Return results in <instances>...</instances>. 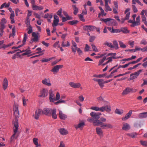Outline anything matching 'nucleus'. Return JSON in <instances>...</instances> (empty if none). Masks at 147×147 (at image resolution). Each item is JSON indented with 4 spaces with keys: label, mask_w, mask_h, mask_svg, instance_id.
I'll list each match as a JSON object with an SVG mask.
<instances>
[{
    "label": "nucleus",
    "mask_w": 147,
    "mask_h": 147,
    "mask_svg": "<svg viewBox=\"0 0 147 147\" xmlns=\"http://www.w3.org/2000/svg\"><path fill=\"white\" fill-rule=\"evenodd\" d=\"M100 20L105 22L106 24L109 26L112 27L115 26L117 24L116 21L114 19L110 18L106 19H101Z\"/></svg>",
    "instance_id": "obj_1"
},
{
    "label": "nucleus",
    "mask_w": 147,
    "mask_h": 147,
    "mask_svg": "<svg viewBox=\"0 0 147 147\" xmlns=\"http://www.w3.org/2000/svg\"><path fill=\"white\" fill-rule=\"evenodd\" d=\"M90 115L95 120L94 121V125L96 126V122H98L96 121L97 120H99L98 119L100 118V116L101 115V113H95L92 112L90 113Z\"/></svg>",
    "instance_id": "obj_2"
},
{
    "label": "nucleus",
    "mask_w": 147,
    "mask_h": 147,
    "mask_svg": "<svg viewBox=\"0 0 147 147\" xmlns=\"http://www.w3.org/2000/svg\"><path fill=\"white\" fill-rule=\"evenodd\" d=\"M13 124H14V126L15 128H14L13 129L14 134L11 136L10 139V141L11 142H12L16 138L15 137V136L16 135V134L18 131L19 127L18 123V120H16L15 121L13 122Z\"/></svg>",
    "instance_id": "obj_3"
},
{
    "label": "nucleus",
    "mask_w": 147,
    "mask_h": 147,
    "mask_svg": "<svg viewBox=\"0 0 147 147\" xmlns=\"http://www.w3.org/2000/svg\"><path fill=\"white\" fill-rule=\"evenodd\" d=\"M140 16H137L136 18V21H134V20H129L128 21V22L132 23L131 25V27H134L136 26H138L140 25Z\"/></svg>",
    "instance_id": "obj_4"
},
{
    "label": "nucleus",
    "mask_w": 147,
    "mask_h": 147,
    "mask_svg": "<svg viewBox=\"0 0 147 147\" xmlns=\"http://www.w3.org/2000/svg\"><path fill=\"white\" fill-rule=\"evenodd\" d=\"M39 34L38 32H33L32 33V35L33 38H32L30 42V43L32 44L33 42L35 43L38 42L39 40L38 36Z\"/></svg>",
    "instance_id": "obj_5"
},
{
    "label": "nucleus",
    "mask_w": 147,
    "mask_h": 147,
    "mask_svg": "<svg viewBox=\"0 0 147 147\" xmlns=\"http://www.w3.org/2000/svg\"><path fill=\"white\" fill-rule=\"evenodd\" d=\"M63 65H58L54 66L51 70V71L53 74H56L58 73L59 70L62 68Z\"/></svg>",
    "instance_id": "obj_6"
},
{
    "label": "nucleus",
    "mask_w": 147,
    "mask_h": 147,
    "mask_svg": "<svg viewBox=\"0 0 147 147\" xmlns=\"http://www.w3.org/2000/svg\"><path fill=\"white\" fill-rule=\"evenodd\" d=\"M69 84L70 86L73 88H80L81 89H82V88L81 87V84L80 83L71 82H69Z\"/></svg>",
    "instance_id": "obj_7"
},
{
    "label": "nucleus",
    "mask_w": 147,
    "mask_h": 147,
    "mask_svg": "<svg viewBox=\"0 0 147 147\" xmlns=\"http://www.w3.org/2000/svg\"><path fill=\"white\" fill-rule=\"evenodd\" d=\"M98 111L102 112L106 111L107 112L109 113L111 111V107L110 106L107 105L103 106L101 107H98Z\"/></svg>",
    "instance_id": "obj_8"
},
{
    "label": "nucleus",
    "mask_w": 147,
    "mask_h": 147,
    "mask_svg": "<svg viewBox=\"0 0 147 147\" xmlns=\"http://www.w3.org/2000/svg\"><path fill=\"white\" fill-rule=\"evenodd\" d=\"M14 115L16 117L15 120H17L18 121L17 118L19 117V114L18 111V107L17 105H14L13 108ZM16 121V120H15ZM15 121L14 122H15Z\"/></svg>",
    "instance_id": "obj_9"
},
{
    "label": "nucleus",
    "mask_w": 147,
    "mask_h": 147,
    "mask_svg": "<svg viewBox=\"0 0 147 147\" xmlns=\"http://www.w3.org/2000/svg\"><path fill=\"white\" fill-rule=\"evenodd\" d=\"M52 109L47 108H44L42 110V113L48 116H50L52 112Z\"/></svg>",
    "instance_id": "obj_10"
},
{
    "label": "nucleus",
    "mask_w": 147,
    "mask_h": 147,
    "mask_svg": "<svg viewBox=\"0 0 147 147\" xmlns=\"http://www.w3.org/2000/svg\"><path fill=\"white\" fill-rule=\"evenodd\" d=\"M136 91V90H134L133 91L132 88L129 87H127L123 91L122 94L123 95H125L127 94L130 92H135Z\"/></svg>",
    "instance_id": "obj_11"
},
{
    "label": "nucleus",
    "mask_w": 147,
    "mask_h": 147,
    "mask_svg": "<svg viewBox=\"0 0 147 147\" xmlns=\"http://www.w3.org/2000/svg\"><path fill=\"white\" fill-rule=\"evenodd\" d=\"M142 71V69H140L138 71L135 72L134 73L130 74V80H132L137 78L139 75L140 73Z\"/></svg>",
    "instance_id": "obj_12"
},
{
    "label": "nucleus",
    "mask_w": 147,
    "mask_h": 147,
    "mask_svg": "<svg viewBox=\"0 0 147 147\" xmlns=\"http://www.w3.org/2000/svg\"><path fill=\"white\" fill-rule=\"evenodd\" d=\"M27 34L26 33H25L24 35L23 39L22 41L23 44L22 45L19 46L18 47H12V49H18L21 47L22 46L25 45L26 42V40L27 39Z\"/></svg>",
    "instance_id": "obj_13"
},
{
    "label": "nucleus",
    "mask_w": 147,
    "mask_h": 147,
    "mask_svg": "<svg viewBox=\"0 0 147 147\" xmlns=\"http://www.w3.org/2000/svg\"><path fill=\"white\" fill-rule=\"evenodd\" d=\"M42 113V110L40 109H38L36 110L35 111V114L33 115V117L36 119H38Z\"/></svg>",
    "instance_id": "obj_14"
},
{
    "label": "nucleus",
    "mask_w": 147,
    "mask_h": 147,
    "mask_svg": "<svg viewBox=\"0 0 147 147\" xmlns=\"http://www.w3.org/2000/svg\"><path fill=\"white\" fill-rule=\"evenodd\" d=\"M54 19L53 23L52 24V26L53 27L57 26L59 22V17L57 15L54 16Z\"/></svg>",
    "instance_id": "obj_15"
},
{
    "label": "nucleus",
    "mask_w": 147,
    "mask_h": 147,
    "mask_svg": "<svg viewBox=\"0 0 147 147\" xmlns=\"http://www.w3.org/2000/svg\"><path fill=\"white\" fill-rule=\"evenodd\" d=\"M48 94V90L47 89L43 88L40 91V95L39 96L40 97H45L47 96Z\"/></svg>",
    "instance_id": "obj_16"
},
{
    "label": "nucleus",
    "mask_w": 147,
    "mask_h": 147,
    "mask_svg": "<svg viewBox=\"0 0 147 147\" xmlns=\"http://www.w3.org/2000/svg\"><path fill=\"white\" fill-rule=\"evenodd\" d=\"M42 83L45 85L48 86H50L51 85V84L50 82V79L49 78H45L42 80Z\"/></svg>",
    "instance_id": "obj_17"
},
{
    "label": "nucleus",
    "mask_w": 147,
    "mask_h": 147,
    "mask_svg": "<svg viewBox=\"0 0 147 147\" xmlns=\"http://www.w3.org/2000/svg\"><path fill=\"white\" fill-rule=\"evenodd\" d=\"M49 99L51 102H54L55 100V94L52 90L49 91Z\"/></svg>",
    "instance_id": "obj_18"
},
{
    "label": "nucleus",
    "mask_w": 147,
    "mask_h": 147,
    "mask_svg": "<svg viewBox=\"0 0 147 147\" xmlns=\"http://www.w3.org/2000/svg\"><path fill=\"white\" fill-rule=\"evenodd\" d=\"M59 117L61 119L65 120L67 118V115L63 113L62 111L59 110Z\"/></svg>",
    "instance_id": "obj_19"
},
{
    "label": "nucleus",
    "mask_w": 147,
    "mask_h": 147,
    "mask_svg": "<svg viewBox=\"0 0 147 147\" xmlns=\"http://www.w3.org/2000/svg\"><path fill=\"white\" fill-rule=\"evenodd\" d=\"M132 112V111L131 110L129 111V112L126 114L125 117H124L122 118V120L123 121H125L128 119L131 115Z\"/></svg>",
    "instance_id": "obj_20"
},
{
    "label": "nucleus",
    "mask_w": 147,
    "mask_h": 147,
    "mask_svg": "<svg viewBox=\"0 0 147 147\" xmlns=\"http://www.w3.org/2000/svg\"><path fill=\"white\" fill-rule=\"evenodd\" d=\"M108 30L112 33H116L121 32V30L118 29H114L113 28L110 27H107Z\"/></svg>",
    "instance_id": "obj_21"
},
{
    "label": "nucleus",
    "mask_w": 147,
    "mask_h": 147,
    "mask_svg": "<svg viewBox=\"0 0 147 147\" xmlns=\"http://www.w3.org/2000/svg\"><path fill=\"white\" fill-rule=\"evenodd\" d=\"M8 80L6 78H5L3 80V86L4 90H5L8 87Z\"/></svg>",
    "instance_id": "obj_22"
},
{
    "label": "nucleus",
    "mask_w": 147,
    "mask_h": 147,
    "mask_svg": "<svg viewBox=\"0 0 147 147\" xmlns=\"http://www.w3.org/2000/svg\"><path fill=\"white\" fill-rule=\"evenodd\" d=\"M72 45L71 46V48L74 54L76 53V49L77 48H78L77 47V45L76 43L74 41H72Z\"/></svg>",
    "instance_id": "obj_23"
},
{
    "label": "nucleus",
    "mask_w": 147,
    "mask_h": 147,
    "mask_svg": "<svg viewBox=\"0 0 147 147\" xmlns=\"http://www.w3.org/2000/svg\"><path fill=\"white\" fill-rule=\"evenodd\" d=\"M97 122H96V126H100L102 128H104L105 127H107V124H104V123L101 121L100 120H97Z\"/></svg>",
    "instance_id": "obj_24"
},
{
    "label": "nucleus",
    "mask_w": 147,
    "mask_h": 147,
    "mask_svg": "<svg viewBox=\"0 0 147 147\" xmlns=\"http://www.w3.org/2000/svg\"><path fill=\"white\" fill-rule=\"evenodd\" d=\"M59 131L60 133L63 135H67L68 133L67 130L64 128H61L59 129Z\"/></svg>",
    "instance_id": "obj_25"
},
{
    "label": "nucleus",
    "mask_w": 147,
    "mask_h": 147,
    "mask_svg": "<svg viewBox=\"0 0 147 147\" xmlns=\"http://www.w3.org/2000/svg\"><path fill=\"white\" fill-rule=\"evenodd\" d=\"M96 131L97 134L100 136H103V132L102 129L99 127H97L96 129Z\"/></svg>",
    "instance_id": "obj_26"
},
{
    "label": "nucleus",
    "mask_w": 147,
    "mask_h": 147,
    "mask_svg": "<svg viewBox=\"0 0 147 147\" xmlns=\"http://www.w3.org/2000/svg\"><path fill=\"white\" fill-rule=\"evenodd\" d=\"M138 117L140 119H144L147 117V112L140 113L138 115Z\"/></svg>",
    "instance_id": "obj_27"
},
{
    "label": "nucleus",
    "mask_w": 147,
    "mask_h": 147,
    "mask_svg": "<svg viewBox=\"0 0 147 147\" xmlns=\"http://www.w3.org/2000/svg\"><path fill=\"white\" fill-rule=\"evenodd\" d=\"M32 7L33 9L34 10H40L44 9L43 7L42 6H38L35 4L32 6Z\"/></svg>",
    "instance_id": "obj_28"
},
{
    "label": "nucleus",
    "mask_w": 147,
    "mask_h": 147,
    "mask_svg": "<svg viewBox=\"0 0 147 147\" xmlns=\"http://www.w3.org/2000/svg\"><path fill=\"white\" fill-rule=\"evenodd\" d=\"M130 9L128 8L126 9L125 11V13L126 14V16L125 18V20H128L129 18L130 12H129Z\"/></svg>",
    "instance_id": "obj_29"
},
{
    "label": "nucleus",
    "mask_w": 147,
    "mask_h": 147,
    "mask_svg": "<svg viewBox=\"0 0 147 147\" xmlns=\"http://www.w3.org/2000/svg\"><path fill=\"white\" fill-rule=\"evenodd\" d=\"M6 20L5 18H3L1 19V22L0 23V24L1 25L0 27L5 28V24L6 23Z\"/></svg>",
    "instance_id": "obj_30"
},
{
    "label": "nucleus",
    "mask_w": 147,
    "mask_h": 147,
    "mask_svg": "<svg viewBox=\"0 0 147 147\" xmlns=\"http://www.w3.org/2000/svg\"><path fill=\"white\" fill-rule=\"evenodd\" d=\"M84 125H85V123L84 122H82L79 123L78 125H75L74 127L76 129L78 128H80L81 129H82Z\"/></svg>",
    "instance_id": "obj_31"
},
{
    "label": "nucleus",
    "mask_w": 147,
    "mask_h": 147,
    "mask_svg": "<svg viewBox=\"0 0 147 147\" xmlns=\"http://www.w3.org/2000/svg\"><path fill=\"white\" fill-rule=\"evenodd\" d=\"M130 127L129 124L127 123L124 124L123 125L122 129L124 130L127 131L129 129Z\"/></svg>",
    "instance_id": "obj_32"
},
{
    "label": "nucleus",
    "mask_w": 147,
    "mask_h": 147,
    "mask_svg": "<svg viewBox=\"0 0 147 147\" xmlns=\"http://www.w3.org/2000/svg\"><path fill=\"white\" fill-rule=\"evenodd\" d=\"M126 135L127 136L131 138H135L138 134L136 132H132L127 133Z\"/></svg>",
    "instance_id": "obj_33"
},
{
    "label": "nucleus",
    "mask_w": 147,
    "mask_h": 147,
    "mask_svg": "<svg viewBox=\"0 0 147 147\" xmlns=\"http://www.w3.org/2000/svg\"><path fill=\"white\" fill-rule=\"evenodd\" d=\"M56 109H54L52 110V118L54 119H56L57 117V115L56 114Z\"/></svg>",
    "instance_id": "obj_34"
},
{
    "label": "nucleus",
    "mask_w": 147,
    "mask_h": 147,
    "mask_svg": "<svg viewBox=\"0 0 147 147\" xmlns=\"http://www.w3.org/2000/svg\"><path fill=\"white\" fill-rule=\"evenodd\" d=\"M61 46L63 47H68L70 46V44L68 41H67L66 44L65 40H63L62 42Z\"/></svg>",
    "instance_id": "obj_35"
},
{
    "label": "nucleus",
    "mask_w": 147,
    "mask_h": 147,
    "mask_svg": "<svg viewBox=\"0 0 147 147\" xmlns=\"http://www.w3.org/2000/svg\"><path fill=\"white\" fill-rule=\"evenodd\" d=\"M98 83L101 88H102L104 87V80L103 79H100L98 82Z\"/></svg>",
    "instance_id": "obj_36"
},
{
    "label": "nucleus",
    "mask_w": 147,
    "mask_h": 147,
    "mask_svg": "<svg viewBox=\"0 0 147 147\" xmlns=\"http://www.w3.org/2000/svg\"><path fill=\"white\" fill-rule=\"evenodd\" d=\"M105 7L106 8V11L107 12L108 11H112V9L109 5L108 3H107V1L105 3Z\"/></svg>",
    "instance_id": "obj_37"
},
{
    "label": "nucleus",
    "mask_w": 147,
    "mask_h": 147,
    "mask_svg": "<svg viewBox=\"0 0 147 147\" xmlns=\"http://www.w3.org/2000/svg\"><path fill=\"white\" fill-rule=\"evenodd\" d=\"M33 142L35 145H36V147L40 146L41 145L40 144H38V139L37 138H34L33 139Z\"/></svg>",
    "instance_id": "obj_38"
},
{
    "label": "nucleus",
    "mask_w": 147,
    "mask_h": 147,
    "mask_svg": "<svg viewBox=\"0 0 147 147\" xmlns=\"http://www.w3.org/2000/svg\"><path fill=\"white\" fill-rule=\"evenodd\" d=\"M106 60V57L105 56L103 57L102 58L100 59L98 62V65L100 66L102 64V63Z\"/></svg>",
    "instance_id": "obj_39"
},
{
    "label": "nucleus",
    "mask_w": 147,
    "mask_h": 147,
    "mask_svg": "<svg viewBox=\"0 0 147 147\" xmlns=\"http://www.w3.org/2000/svg\"><path fill=\"white\" fill-rule=\"evenodd\" d=\"M72 7L74 10V13L75 15H76L78 13V9L76 5H73Z\"/></svg>",
    "instance_id": "obj_40"
},
{
    "label": "nucleus",
    "mask_w": 147,
    "mask_h": 147,
    "mask_svg": "<svg viewBox=\"0 0 147 147\" xmlns=\"http://www.w3.org/2000/svg\"><path fill=\"white\" fill-rule=\"evenodd\" d=\"M121 32H122L124 33H129V31L128 30L127 27H123L121 28Z\"/></svg>",
    "instance_id": "obj_41"
},
{
    "label": "nucleus",
    "mask_w": 147,
    "mask_h": 147,
    "mask_svg": "<svg viewBox=\"0 0 147 147\" xmlns=\"http://www.w3.org/2000/svg\"><path fill=\"white\" fill-rule=\"evenodd\" d=\"M104 45H105L109 47H110L111 48H114L113 46V44L111 42H109L107 41H106L105 42Z\"/></svg>",
    "instance_id": "obj_42"
},
{
    "label": "nucleus",
    "mask_w": 147,
    "mask_h": 147,
    "mask_svg": "<svg viewBox=\"0 0 147 147\" xmlns=\"http://www.w3.org/2000/svg\"><path fill=\"white\" fill-rule=\"evenodd\" d=\"M15 16V13H13L11 14L10 15V19H11V22L12 24H13L15 23V20L14 17Z\"/></svg>",
    "instance_id": "obj_43"
},
{
    "label": "nucleus",
    "mask_w": 147,
    "mask_h": 147,
    "mask_svg": "<svg viewBox=\"0 0 147 147\" xmlns=\"http://www.w3.org/2000/svg\"><path fill=\"white\" fill-rule=\"evenodd\" d=\"M4 41L2 40L0 41V47H1V49H6V45L4 44Z\"/></svg>",
    "instance_id": "obj_44"
},
{
    "label": "nucleus",
    "mask_w": 147,
    "mask_h": 147,
    "mask_svg": "<svg viewBox=\"0 0 147 147\" xmlns=\"http://www.w3.org/2000/svg\"><path fill=\"white\" fill-rule=\"evenodd\" d=\"M10 4L9 3H5L2 4L1 5L0 8L2 9L4 7H8L10 6Z\"/></svg>",
    "instance_id": "obj_45"
},
{
    "label": "nucleus",
    "mask_w": 147,
    "mask_h": 147,
    "mask_svg": "<svg viewBox=\"0 0 147 147\" xmlns=\"http://www.w3.org/2000/svg\"><path fill=\"white\" fill-rule=\"evenodd\" d=\"M113 47L116 49H119V46L118 42L116 40H114L113 41Z\"/></svg>",
    "instance_id": "obj_46"
},
{
    "label": "nucleus",
    "mask_w": 147,
    "mask_h": 147,
    "mask_svg": "<svg viewBox=\"0 0 147 147\" xmlns=\"http://www.w3.org/2000/svg\"><path fill=\"white\" fill-rule=\"evenodd\" d=\"M53 58V57L50 58H49L48 59H47L46 58H45L41 60L40 61H41L42 62H47L51 60Z\"/></svg>",
    "instance_id": "obj_47"
},
{
    "label": "nucleus",
    "mask_w": 147,
    "mask_h": 147,
    "mask_svg": "<svg viewBox=\"0 0 147 147\" xmlns=\"http://www.w3.org/2000/svg\"><path fill=\"white\" fill-rule=\"evenodd\" d=\"M123 111L122 110H120L118 109H117L115 111V112L116 114L121 115L123 113Z\"/></svg>",
    "instance_id": "obj_48"
},
{
    "label": "nucleus",
    "mask_w": 147,
    "mask_h": 147,
    "mask_svg": "<svg viewBox=\"0 0 147 147\" xmlns=\"http://www.w3.org/2000/svg\"><path fill=\"white\" fill-rule=\"evenodd\" d=\"M85 27H86L85 29H86L88 31H91L93 30V26H85Z\"/></svg>",
    "instance_id": "obj_49"
},
{
    "label": "nucleus",
    "mask_w": 147,
    "mask_h": 147,
    "mask_svg": "<svg viewBox=\"0 0 147 147\" xmlns=\"http://www.w3.org/2000/svg\"><path fill=\"white\" fill-rule=\"evenodd\" d=\"M136 3H138L140 5L142 6V4L141 3L139 0H132V3L133 4H136Z\"/></svg>",
    "instance_id": "obj_50"
},
{
    "label": "nucleus",
    "mask_w": 147,
    "mask_h": 147,
    "mask_svg": "<svg viewBox=\"0 0 147 147\" xmlns=\"http://www.w3.org/2000/svg\"><path fill=\"white\" fill-rule=\"evenodd\" d=\"M78 21L77 20H72L68 22V23L71 25H74L76 24L78 22Z\"/></svg>",
    "instance_id": "obj_51"
},
{
    "label": "nucleus",
    "mask_w": 147,
    "mask_h": 147,
    "mask_svg": "<svg viewBox=\"0 0 147 147\" xmlns=\"http://www.w3.org/2000/svg\"><path fill=\"white\" fill-rule=\"evenodd\" d=\"M140 143L143 146L147 147V141L141 140L140 141Z\"/></svg>",
    "instance_id": "obj_52"
},
{
    "label": "nucleus",
    "mask_w": 147,
    "mask_h": 147,
    "mask_svg": "<svg viewBox=\"0 0 147 147\" xmlns=\"http://www.w3.org/2000/svg\"><path fill=\"white\" fill-rule=\"evenodd\" d=\"M26 30L28 31L27 32L28 34H30L32 32V28L31 26L28 27V28L26 29Z\"/></svg>",
    "instance_id": "obj_53"
},
{
    "label": "nucleus",
    "mask_w": 147,
    "mask_h": 147,
    "mask_svg": "<svg viewBox=\"0 0 147 147\" xmlns=\"http://www.w3.org/2000/svg\"><path fill=\"white\" fill-rule=\"evenodd\" d=\"M119 42L120 47L123 48H125L126 47V45L124 44L123 42L121 41H119Z\"/></svg>",
    "instance_id": "obj_54"
},
{
    "label": "nucleus",
    "mask_w": 147,
    "mask_h": 147,
    "mask_svg": "<svg viewBox=\"0 0 147 147\" xmlns=\"http://www.w3.org/2000/svg\"><path fill=\"white\" fill-rule=\"evenodd\" d=\"M144 49V48H142L140 47H136L135 49H134V52H135L137 51H140L141 50L142 52H144V50L143 49Z\"/></svg>",
    "instance_id": "obj_55"
},
{
    "label": "nucleus",
    "mask_w": 147,
    "mask_h": 147,
    "mask_svg": "<svg viewBox=\"0 0 147 147\" xmlns=\"http://www.w3.org/2000/svg\"><path fill=\"white\" fill-rule=\"evenodd\" d=\"M76 49V51L77 50L78 52V54L79 55H81L83 54L82 51L79 48H77Z\"/></svg>",
    "instance_id": "obj_56"
},
{
    "label": "nucleus",
    "mask_w": 147,
    "mask_h": 147,
    "mask_svg": "<svg viewBox=\"0 0 147 147\" xmlns=\"http://www.w3.org/2000/svg\"><path fill=\"white\" fill-rule=\"evenodd\" d=\"M22 100L23 105L26 106V101L28 100V99H26L24 97H22Z\"/></svg>",
    "instance_id": "obj_57"
},
{
    "label": "nucleus",
    "mask_w": 147,
    "mask_h": 147,
    "mask_svg": "<svg viewBox=\"0 0 147 147\" xmlns=\"http://www.w3.org/2000/svg\"><path fill=\"white\" fill-rule=\"evenodd\" d=\"M60 98V95L59 92H57L55 98V100L57 101L59 100Z\"/></svg>",
    "instance_id": "obj_58"
},
{
    "label": "nucleus",
    "mask_w": 147,
    "mask_h": 147,
    "mask_svg": "<svg viewBox=\"0 0 147 147\" xmlns=\"http://www.w3.org/2000/svg\"><path fill=\"white\" fill-rule=\"evenodd\" d=\"M15 33L16 28L15 27H14L13 28L12 33L11 34V36L14 37L15 35Z\"/></svg>",
    "instance_id": "obj_59"
},
{
    "label": "nucleus",
    "mask_w": 147,
    "mask_h": 147,
    "mask_svg": "<svg viewBox=\"0 0 147 147\" xmlns=\"http://www.w3.org/2000/svg\"><path fill=\"white\" fill-rule=\"evenodd\" d=\"M5 28L0 27V38L3 35L4 32V29Z\"/></svg>",
    "instance_id": "obj_60"
},
{
    "label": "nucleus",
    "mask_w": 147,
    "mask_h": 147,
    "mask_svg": "<svg viewBox=\"0 0 147 147\" xmlns=\"http://www.w3.org/2000/svg\"><path fill=\"white\" fill-rule=\"evenodd\" d=\"M140 44L141 45H146L147 44V42L145 39H144L141 40L140 42Z\"/></svg>",
    "instance_id": "obj_61"
},
{
    "label": "nucleus",
    "mask_w": 147,
    "mask_h": 147,
    "mask_svg": "<svg viewBox=\"0 0 147 147\" xmlns=\"http://www.w3.org/2000/svg\"><path fill=\"white\" fill-rule=\"evenodd\" d=\"M115 57H110L107 58H106V60H108V62L109 63L112 62L113 59H115Z\"/></svg>",
    "instance_id": "obj_62"
},
{
    "label": "nucleus",
    "mask_w": 147,
    "mask_h": 147,
    "mask_svg": "<svg viewBox=\"0 0 147 147\" xmlns=\"http://www.w3.org/2000/svg\"><path fill=\"white\" fill-rule=\"evenodd\" d=\"M91 46L94 51L95 52H98V51L96 47L94 44H92Z\"/></svg>",
    "instance_id": "obj_63"
},
{
    "label": "nucleus",
    "mask_w": 147,
    "mask_h": 147,
    "mask_svg": "<svg viewBox=\"0 0 147 147\" xmlns=\"http://www.w3.org/2000/svg\"><path fill=\"white\" fill-rule=\"evenodd\" d=\"M59 147H65V145L63 141H61Z\"/></svg>",
    "instance_id": "obj_64"
}]
</instances>
